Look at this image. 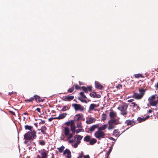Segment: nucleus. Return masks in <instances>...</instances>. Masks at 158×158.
Masks as SVG:
<instances>
[{
	"mask_svg": "<svg viewBox=\"0 0 158 158\" xmlns=\"http://www.w3.org/2000/svg\"><path fill=\"white\" fill-rule=\"evenodd\" d=\"M36 131L34 130L28 131L24 135V139L26 140L33 141L36 138Z\"/></svg>",
	"mask_w": 158,
	"mask_h": 158,
	"instance_id": "1",
	"label": "nucleus"
},
{
	"mask_svg": "<svg viewBox=\"0 0 158 158\" xmlns=\"http://www.w3.org/2000/svg\"><path fill=\"white\" fill-rule=\"evenodd\" d=\"M119 118H111L110 120L108 123L109 124V127L108 129L109 130L113 129L115 127V125L120 124L119 121Z\"/></svg>",
	"mask_w": 158,
	"mask_h": 158,
	"instance_id": "2",
	"label": "nucleus"
},
{
	"mask_svg": "<svg viewBox=\"0 0 158 158\" xmlns=\"http://www.w3.org/2000/svg\"><path fill=\"white\" fill-rule=\"evenodd\" d=\"M64 135L65 138L67 139V140L73 138L74 134L73 133H71V130L69 127H64L63 131Z\"/></svg>",
	"mask_w": 158,
	"mask_h": 158,
	"instance_id": "3",
	"label": "nucleus"
},
{
	"mask_svg": "<svg viewBox=\"0 0 158 158\" xmlns=\"http://www.w3.org/2000/svg\"><path fill=\"white\" fill-rule=\"evenodd\" d=\"M128 107V105L125 102H123L121 104L119 105L118 109L121 111V114L125 116L127 114V109Z\"/></svg>",
	"mask_w": 158,
	"mask_h": 158,
	"instance_id": "4",
	"label": "nucleus"
},
{
	"mask_svg": "<svg viewBox=\"0 0 158 158\" xmlns=\"http://www.w3.org/2000/svg\"><path fill=\"white\" fill-rule=\"evenodd\" d=\"M146 89H139V91L140 94L134 92L132 96V97L136 99H141L145 94Z\"/></svg>",
	"mask_w": 158,
	"mask_h": 158,
	"instance_id": "5",
	"label": "nucleus"
},
{
	"mask_svg": "<svg viewBox=\"0 0 158 158\" xmlns=\"http://www.w3.org/2000/svg\"><path fill=\"white\" fill-rule=\"evenodd\" d=\"M157 100H155L156 96L154 95L151 96L148 98V101L150 105L152 106H155L158 103V96L156 97Z\"/></svg>",
	"mask_w": 158,
	"mask_h": 158,
	"instance_id": "6",
	"label": "nucleus"
},
{
	"mask_svg": "<svg viewBox=\"0 0 158 158\" xmlns=\"http://www.w3.org/2000/svg\"><path fill=\"white\" fill-rule=\"evenodd\" d=\"M106 134L102 131L98 130L94 133V136L98 140L105 138Z\"/></svg>",
	"mask_w": 158,
	"mask_h": 158,
	"instance_id": "7",
	"label": "nucleus"
},
{
	"mask_svg": "<svg viewBox=\"0 0 158 158\" xmlns=\"http://www.w3.org/2000/svg\"><path fill=\"white\" fill-rule=\"evenodd\" d=\"M76 111H83L85 110V108L83 106H81L80 104H73L72 105Z\"/></svg>",
	"mask_w": 158,
	"mask_h": 158,
	"instance_id": "8",
	"label": "nucleus"
},
{
	"mask_svg": "<svg viewBox=\"0 0 158 158\" xmlns=\"http://www.w3.org/2000/svg\"><path fill=\"white\" fill-rule=\"evenodd\" d=\"M79 94L81 95L80 97L78 98V99L83 102L87 103V101L86 99L87 98V97L84 94V92H81Z\"/></svg>",
	"mask_w": 158,
	"mask_h": 158,
	"instance_id": "9",
	"label": "nucleus"
},
{
	"mask_svg": "<svg viewBox=\"0 0 158 158\" xmlns=\"http://www.w3.org/2000/svg\"><path fill=\"white\" fill-rule=\"evenodd\" d=\"M31 98L33 99L32 100L33 102V101L35 100V102H42L44 100V99L42 98L38 95L35 94L31 97Z\"/></svg>",
	"mask_w": 158,
	"mask_h": 158,
	"instance_id": "10",
	"label": "nucleus"
},
{
	"mask_svg": "<svg viewBox=\"0 0 158 158\" xmlns=\"http://www.w3.org/2000/svg\"><path fill=\"white\" fill-rule=\"evenodd\" d=\"M83 115L81 114H78L76 115L74 117V120L76 121H78L82 120L83 118Z\"/></svg>",
	"mask_w": 158,
	"mask_h": 158,
	"instance_id": "11",
	"label": "nucleus"
},
{
	"mask_svg": "<svg viewBox=\"0 0 158 158\" xmlns=\"http://www.w3.org/2000/svg\"><path fill=\"white\" fill-rule=\"evenodd\" d=\"M48 151H46L44 149H43L40 153L41 158H47Z\"/></svg>",
	"mask_w": 158,
	"mask_h": 158,
	"instance_id": "12",
	"label": "nucleus"
},
{
	"mask_svg": "<svg viewBox=\"0 0 158 158\" xmlns=\"http://www.w3.org/2000/svg\"><path fill=\"white\" fill-rule=\"evenodd\" d=\"M92 87L91 86H89L87 87L83 86L81 87L82 90L85 93H88L89 91L91 92L92 90Z\"/></svg>",
	"mask_w": 158,
	"mask_h": 158,
	"instance_id": "13",
	"label": "nucleus"
},
{
	"mask_svg": "<svg viewBox=\"0 0 158 158\" xmlns=\"http://www.w3.org/2000/svg\"><path fill=\"white\" fill-rule=\"evenodd\" d=\"M99 106V105L98 104H91L89 107V111H92L93 110L96 111V109H95V108L98 107Z\"/></svg>",
	"mask_w": 158,
	"mask_h": 158,
	"instance_id": "14",
	"label": "nucleus"
},
{
	"mask_svg": "<svg viewBox=\"0 0 158 158\" xmlns=\"http://www.w3.org/2000/svg\"><path fill=\"white\" fill-rule=\"evenodd\" d=\"M96 121V119L94 117H89L87 119L86 121V123L88 124H90L93 123Z\"/></svg>",
	"mask_w": 158,
	"mask_h": 158,
	"instance_id": "15",
	"label": "nucleus"
},
{
	"mask_svg": "<svg viewBox=\"0 0 158 158\" xmlns=\"http://www.w3.org/2000/svg\"><path fill=\"white\" fill-rule=\"evenodd\" d=\"M131 104L132 105L133 108L135 111L137 112L140 110V107L135 102H132Z\"/></svg>",
	"mask_w": 158,
	"mask_h": 158,
	"instance_id": "16",
	"label": "nucleus"
},
{
	"mask_svg": "<svg viewBox=\"0 0 158 158\" xmlns=\"http://www.w3.org/2000/svg\"><path fill=\"white\" fill-rule=\"evenodd\" d=\"M74 98L73 96H69V95L65 96L63 100L65 101H70L73 100Z\"/></svg>",
	"mask_w": 158,
	"mask_h": 158,
	"instance_id": "17",
	"label": "nucleus"
},
{
	"mask_svg": "<svg viewBox=\"0 0 158 158\" xmlns=\"http://www.w3.org/2000/svg\"><path fill=\"white\" fill-rule=\"evenodd\" d=\"M126 123L127 125H130L131 126L136 124V123L134 119L132 120H127L126 121Z\"/></svg>",
	"mask_w": 158,
	"mask_h": 158,
	"instance_id": "18",
	"label": "nucleus"
},
{
	"mask_svg": "<svg viewBox=\"0 0 158 158\" xmlns=\"http://www.w3.org/2000/svg\"><path fill=\"white\" fill-rule=\"evenodd\" d=\"M47 128L45 126H42L40 129H38L39 131H40L44 135H47V133L46 132Z\"/></svg>",
	"mask_w": 158,
	"mask_h": 158,
	"instance_id": "19",
	"label": "nucleus"
},
{
	"mask_svg": "<svg viewBox=\"0 0 158 158\" xmlns=\"http://www.w3.org/2000/svg\"><path fill=\"white\" fill-rule=\"evenodd\" d=\"M149 116L148 115L145 118L138 117L137 119V120L138 121V123H140L144 121L146 119H148L149 118Z\"/></svg>",
	"mask_w": 158,
	"mask_h": 158,
	"instance_id": "20",
	"label": "nucleus"
},
{
	"mask_svg": "<svg viewBox=\"0 0 158 158\" xmlns=\"http://www.w3.org/2000/svg\"><path fill=\"white\" fill-rule=\"evenodd\" d=\"M98 124H96L95 125H92V126L91 127L89 128V130L90 131V132H92L94 131V130L96 128H98Z\"/></svg>",
	"mask_w": 158,
	"mask_h": 158,
	"instance_id": "21",
	"label": "nucleus"
},
{
	"mask_svg": "<svg viewBox=\"0 0 158 158\" xmlns=\"http://www.w3.org/2000/svg\"><path fill=\"white\" fill-rule=\"evenodd\" d=\"M109 116L111 118H114L117 116L116 113L112 110L110 112Z\"/></svg>",
	"mask_w": 158,
	"mask_h": 158,
	"instance_id": "22",
	"label": "nucleus"
},
{
	"mask_svg": "<svg viewBox=\"0 0 158 158\" xmlns=\"http://www.w3.org/2000/svg\"><path fill=\"white\" fill-rule=\"evenodd\" d=\"M71 130L72 132L74 134L76 132V127L75 126V123L74 122L73 123H72L70 126Z\"/></svg>",
	"mask_w": 158,
	"mask_h": 158,
	"instance_id": "23",
	"label": "nucleus"
},
{
	"mask_svg": "<svg viewBox=\"0 0 158 158\" xmlns=\"http://www.w3.org/2000/svg\"><path fill=\"white\" fill-rule=\"evenodd\" d=\"M67 114L66 113H65L60 114L58 117H56V118L57 119H63L66 116Z\"/></svg>",
	"mask_w": 158,
	"mask_h": 158,
	"instance_id": "24",
	"label": "nucleus"
},
{
	"mask_svg": "<svg viewBox=\"0 0 158 158\" xmlns=\"http://www.w3.org/2000/svg\"><path fill=\"white\" fill-rule=\"evenodd\" d=\"M95 86L96 88L99 89H101L103 88L102 86L98 81H95Z\"/></svg>",
	"mask_w": 158,
	"mask_h": 158,
	"instance_id": "25",
	"label": "nucleus"
},
{
	"mask_svg": "<svg viewBox=\"0 0 158 158\" xmlns=\"http://www.w3.org/2000/svg\"><path fill=\"white\" fill-rule=\"evenodd\" d=\"M97 142V140L95 138H91L89 142V144L90 145H93L95 144Z\"/></svg>",
	"mask_w": 158,
	"mask_h": 158,
	"instance_id": "26",
	"label": "nucleus"
},
{
	"mask_svg": "<svg viewBox=\"0 0 158 158\" xmlns=\"http://www.w3.org/2000/svg\"><path fill=\"white\" fill-rule=\"evenodd\" d=\"M91 136L89 135H87L84 138V140L86 142H89L91 139Z\"/></svg>",
	"mask_w": 158,
	"mask_h": 158,
	"instance_id": "27",
	"label": "nucleus"
},
{
	"mask_svg": "<svg viewBox=\"0 0 158 158\" xmlns=\"http://www.w3.org/2000/svg\"><path fill=\"white\" fill-rule=\"evenodd\" d=\"M107 124H106L103 125L101 127H98V130H99V131H101L104 130L107 127Z\"/></svg>",
	"mask_w": 158,
	"mask_h": 158,
	"instance_id": "28",
	"label": "nucleus"
},
{
	"mask_svg": "<svg viewBox=\"0 0 158 158\" xmlns=\"http://www.w3.org/2000/svg\"><path fill=\"white\" fill-rule=\"evenodd\" d=\"M24 128L26 130H27L30 131H31L33 130V127L32 126L26 125L24 126Z\"/></svg>",
	"mask_w": 158,
	"mask_h": 158,
	"instance_id": "29",
	"label": "nucleus"
},
{
	"mask_svg": "<svg viewBox=\"0 0 158 158\" xmlns=\"http://www.w3.org/2000/svg\"><path fill=\"white\" fill-rule=\"evenodd\" d=\"M113 134L116 137H118L120 135V134H119L118 130L117 129L114 131Z\"/></svg>",
	"mask_w": 158,
	"mask_h": 158,
	"instance_id": "30",
	"label": "nucleus"
},
{
	"mask_svg": "<svg viewBox=\"0 0 158 158\" xmlns=\"http://www.w3.org/2000/svg\"><path fill=\"white\" fill-rule=\"evenodd\" d=\"M66 154H67V155H69V154L70 155V154H71V152L69 149H66L64 151L63 154V155H64Z\"/></svg>",
	"mask_w": 158,
	"mask_h": 158,
	"instance_id": "31",
	"label": "nucleus"
},
{
	"mask_svg": "<svg viewBox=\"0 0 158 158\" xmlns=\"http://www.w3.org/2000/svg\"><path fill=\"white\" fill-rule=\"evenodd\" d=\"M74 122V120H71L70 121H69L65 122L64 124L67 126H69V125H71L72 123H73Z\"/></svg>",
	"mask_w": 158,
	"mask_h": 158,
	"instance_id": "32",
	"label": "nucleus"
},
{
	"mask_svg": "<svg viewBox=\"0 0 158 158\" xmlns=\"http://www.w3.org/2000/svg\"><path fill=\"white\" fill-rule=\"evenodd\" d=\"M64 148V147L63 145H62L60 148H57V149L58 150L59 152L60 153H61L63 152V150Z\"/></svg>",
	"mask_w": 158,
	"mask_h": 158,
	"instance_id": "33",
	"label": "nucleus"
},
{
	"mask_svg": "<svg viewBox=\"0 0 158 158\" xmlns=\"http://www.w3.org/2000/svg\"><path fill=\"white\" fill-rule=\"evenodd\" d=\"M107 118V114L105 113H103L102 115V121L106 120Z\"/></svg>",
	"mask_w": 158,
	"mask_h": 158,
	"instance_id": "34",
	"label": "nucleus"
},
{
	"mask_svg": "<svg viewBox=\"0 0 158 158\" xmlns=\"http://www.w3.org/2000/svg\"><path fill=\"white\" fill-rule=\"evenodd\" d=\"M74 89V85H73L72 87L69 89L68 92L69 93H72Z\"/></svg>",
	"mask_w": 158,
	"mask_h": 158,
	"instance_id": "35",
	"label": "nucleus"
},
{
	"mask_svg": "<svg viewBox=\"0 0 158 158\" xmlns=\"http://www.w3.org/2000/svg\"><path fill=\"white\" fill-rule=\"evenodd\" d=\"M134 77H135L136 78L143 77L142 74L139 73L135 74L134 75Z\"/></svg>",
	"mask_w": 158,
	"mask_h": 158,
	"instance_id": "36",
	"label": "nucleus"
},
{
	"mask_svg": "<svg viewBox=\"0 0 158 158\" xmlns=\"http://www.w3.org/2000/svg\"><path fill=\"white\" fill-rule=\"evenodd\" d=\"M75 137H77V140H78L80 141L82 138L83 136H81L80 135H76L74 137L75 138Z\"/></svg>",
	"mask_w": 158,
	"mask_h": 158,
	"instance_id": "37",
	"label": "nucleus"
},
{
	"mask_svg": "<svg viewBox=\"0 0 158 158\" xmlns=\"http://www.w3.org/2000/svg\"><path fill=\"white\" fill-rule=\"evenodd\" d=\"M84 130L83 129H78L76 130V132L77 134L79 133L80 132H84Z\"/></svg>",
	"mask_w": 158,
	"mask_h": 158,
	"instance_id": "38",
	"label": "nucleus"
},
{
	"mask_svg": "<svg viewBox=\"0 0 158 158\" xmlns=\"http://www.w3.org/2000/svg\"><path fill=\"white\" fill-rule=\"evenodd\" d=\"M39 143L40 145L42 146H44L45 144V141L43 140H40Z\"/></svg>",
	"mask_w": 158,
	"mask_h": 158,
	"instance_id": "39",
	"label": "nucleus"
},
{
	"mask_svg": "<svg viewBox=\"0 0 158 158\" xmlns=\"http://www.w3.org/2000/svg\"><path fill=\"white\" fill-rule=\"evenodd\" d=\"M68 107L67 106H65L63 107V108L61 110V111H64L68 110Z\"/></svg>",
	"mask_w": 158,
	"mask_h": 158,
	"instance_id": "40",
	"label": "nucleus"
},
{
	"mask_svg": "<svg viewBox=\"0 0 158 158\" xmlns=\"http://www.w3.org/2000/svg\"><path fill=\"white\" fill-rule=\"evenodd\" d=\"M96 95V94L95 92H94L93 93L90 94V96L93 98H95Z\"/></svg>",
	"mask_w": 158,
	"mask_h": 158,
	"instance_id": "41",
	"label": "nucleus"
},
{
	"mask_svg": "<svg viewBox=\"0 0 158 158\" xmlns=\"http://www.w3.org/2000/svg\"><path fill=\"white\" fill-rule=\"evenodd\" d=\"M32 98H30V99H27L25 100V102H33L32 101Z\"/></svg>",
	"mask_w": 158,
	"mask_h": 158,
	"instance_id": "42",
	"label": "nucleus"
},
{
	"mask_svg": "<svg viewBox=\"0 0 158 158\" xmlns=\"http://www.w3.org/2000/svg\"><path fill=\"white\" fill-rule=\"evenodd\" d=\"M74 87H75V89L77 90L80 89L81 88V87L77 85H74Z\"/></svg>",
	"mask_w": 158,
	"mask_h": 158,
	"instance_id": "43",
	"label": "nucleus"
},
{
	"mask_svg": "<svg viewBox=\"0 0 158 158\" xmlns=\"http://www.w3.org/2000/svg\"><path fill=\"white\" fill-rule=\"evenodd\" d=\"M84 157V153L83 152L79 154V156L77 158H82Z\"/></svg>",
	"mask_w": 158,
	"mask_h": 158,
	"instance_id": "44",
	"label": "nucleus"
},
{
	"mask_svg": "<svg viewBox=\"0 0 158 158\" xmlns=\"http://www.w3.org/2000/svg\"><path fill=\"white\" fill-rule=\"evenodd\" d=\"M77 127L78 128H82V124L81 123H77Z\"/></svg>",
	"mask_w": 158,
	"mask_h": 158,
	"instance_id": "45",
	"label": "nucleus"
},
{
	"mask_svg": "<svg viewBox=\"0 0 158 158\" xmlns=\"http://www.w3.org/2000/svg\"><path fill=\"white\" fill-rule=\"evenodd\" d=\"M55 119H56V117L54 118H50L48 119V120L49 122H51L52 120Z\"/></svg>",
	"mask_w": 158,
	"mask_h": 158,
	"instance_id": "46",
	"label": "nucleus"
},
{
	"mask_svg": "<svg viewBox=\"0 0 158 158\" xmlns=\"http://www.w3.org/2000/svg\"><path fill=\"white\" fill-rule=\"evenodd\" d=\"M122 87V85H118L117 86V88L119 89H120Z\"/></svg>",
	"mask_w": 158,
	"mask_h": 158,
	"instance_id": "47",
	"label": "nucleus"
},
{
	"mask_svg": "<svg viewBox=\"0 0 158 158\" xmlns=\"http://www.w3.org/2000/svg\"><path fill=\"white\" fill-rule=\"evenodd\" d=\"M45 123V121L44 120H41L39 123L40 124H43Z\"/></svg>",
	"mask_w": 158,
	"mask_h": 158,
	"instance_id": "48",
	"label": "nucleus"
},
{
	"mask_svg": "<svg viewBox=\"0 0 158 158\" xmlns=\"http://www.w3.org/2000/svg\"><path fill=\"white\" fill-rule=\"evenodd\" d=\"M74 142H75L74 140H69V143H73Z\"/></svg>",
	"mask_w": 158,
	"mask_h": 158,
	"instance_id": "49",
	"label": "nucleus"
},
{
	"mask_svg": "<svg viewBox=\"0 0 158 158\" xmlns=\"http://www.w3.org/2000/svg\"><path fill=\"white\" fill-rule=\"evenodd\" d=\"M109 156V153H106L105 156V158H108Z\"/></svg>",
	"mask_w": 158,
	"mask_h": 158,
	"instance_id": "50",
	"label": "nucleus"
},
{
	"mask_svg": "<svg viewBox=\"0 0 158 158\" xmlns=\"http://www.w3.org/2000/svg\"><path fill=\"white\" fill-rule=\"evenodd\" d=\"M65 137L64 135H63L62 136H61L60 137V139L62 140H63L64 139Z\"/></svg>",
	"mask_w": 158,
	"mask_h": 158,
	"instance_id": "51",
	"label": "nucleus"
},
{
	"mask_svg": "<svg viewBox=\"0 0 158 158\" xmlns=\"http://www.w3.org/2000/svg\"><path fill=\"white\" fill-rule=\"evenodd\" d=\"M78 145V144L76 143L73 145V147L75 148H76L77 147Z\"/></svg>",
	"mask_w": 158,
	"mask_h": 158,
	"instance_id": "52",
	"label": "nucleus"
},
{
	"mask_svg": "<svg viewBox=\"0 0 158 158\" xmlns=\"http://www.w3.org/2000/svg\"><path fill=\"white\" fill-rule=\"evenodd\" d=\"M10 113L13 114V115H14L15 116L16 115L15 114V113L14 112H13V111H10Z\"/></svg>",
	"mask_w": 158,
	"mask_h": 158,
	"instance_id": "53",
	"label": "nucleus"
},
{
	"mask_svg": "<svg viewBox=\"0 0 158 158\" xmlns=\"http://www.w3.org/2000/svg\"><path fill=\"white\" fill-rule=\"evenodd\" d=\"M84 158H90V157L89 155L86 156H84Z\"/></svg>",
	"mask_w": 158,
	"mask_h": 158,
	"instance_id": "54",
	"label": "nucleus"
},
{
	"mask_svg": "<svg viewBox=\"0 0 158 158\" xmlns=\"http://www.w3.org/2000/svg\"><path fill=\"white\" fill-rule=\"evenodd\" d=\"M109 139H110L111 140H113V141H115L116 140L114 138H113L112 137H110Z\"/></svg>",
	"mask_w": 158,
	"mask_h": 158,
	"instance_id": "55",
	"label": "nucleus"
},
{
	"mask_svg": "<svg viewBox=\"0 0 158 158\" xmlns=\"http://www.w3.org/2000/svg\"><path fill=\"white\" fill-rule=\"evenodd\" d=\"M111 151H112V148H110V149L109 151L106 153H109V155H110Z\"/></svg>",
	"mask_w": 158,
	"mask_h": 158,
	"instance_id": "56",
	"label": "nucleus"
},
{
	"mask_svg": "<svg viewBox=\"0 0 158 158\" xmlns=\"http://www.w3.org/2000/svg\"><path fill=\"white\" fill-rule=\"evenodd\" d=\"M71 158V154H70V155H67V156L66 157V158Z\"/></svg>",
	"mask_w": 158,
	"mask_h": 158,
	"instance_id": "57",
	"label": "nucleus"
},
{
	"mask_svg": "<svg viewBox=\"0 0 158 158\" xmlns=\"http://www.w3.org/2000/svg\"><path fill=\"white\" fill-rule=\"evenodd\" d=\"M38 112L40 113V109L39 108H37L36 110Z\"/></svg>",
	"mask_w": 158,
	"mask_h": 158,
	"instance_id": "58",
	"label": "nucleus"
},
{
	"mask_svg": "<svg viewBox=\"0 0 158 158\" xmlns=\"http://www.w3.org/2000/svg\"><path fill=\"white\" fill-rule=\"evenodd\" d=\"M80 142H81L80 141L78 140H77V141L76 143L78 145L80 143Z\"/></svg>",
	"mask_w": 158,
	"mask_h": 158,
	"instance_id": "59",
	"label": "nucleus"
},
{
	"mask_svg": "<svg viewBox=\"0 0 158 158\" xmlns=\"http://www.w3.org/2000/svg\"><path fill=\"white\" fill-rule=\"evenodd\" d=\"M36 158H41V156L39 155H37Z\"/></svg>",
	"mask_w": 158,
	"mask_h": 158,
	"instance_id": "60",
	"label": "nucleus"
},
{
	"mask_svg": "<svg viewBox=\"0 0 158 158\" xmlns=\"http://www.w3.org/2000/svg\"><path fill=\"white\" fill-rule=\"evenodd\" d=\"M13 93H14V92H9V94L10 95H11V94H13Z\"/></svg>",
	"mask_w": 158,
	"mask_h": 158,
	"instance_id": "61",
	"label": "nucleus"
},
{
	"mask_svg": "<svg viewBox=\"0 0 158 158\" xmlns=\"http://www.w3.org/2000/svg\"><path fill=\"white\" fill-rule=\"evenodd\" d=\"M148 112L149 113H151L152 112V110H149Z\"/></svg>",
	"mask_w": 158,
	"mask_h": 158,
	"instance_id": "62",
	"label": "nucleus"
},
{
	"mask_svg": "<svg viewBox=\"0 0 158 158\" xmlns=\"http://www.w3.org/2000/svg\"><path fill=\"white\" fill-rule=\"evenodd\" d=\"M34 125L36 127V128L38 127V125L37 123H34Z\"/></svg>",
	"mask_w": 158,
	"mask_h": 158,
	"instance_id": "63",
	"label": "nucleus"
},
{
	"mask_svg": "<svg viewBox=\"0 0 158 158\" xmlns=\"http://www.w3.org/2000/svg\"><path fill=\"white\" fill-rule=\"evenodd\" d=\"M133 101V99H130V100H128V102H131L132 101Z\"/></svg>",
	"mask_w": 158,
	"mask_h": 158,
	"instance_id": "64",
	"label": "nucleus"
}]
</instances>
